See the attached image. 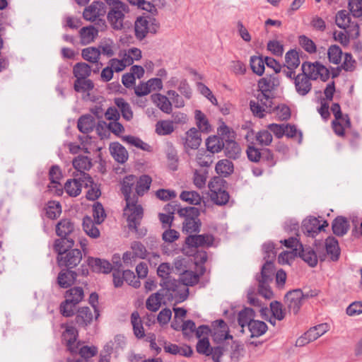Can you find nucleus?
<instances>
[{
	"instance_id": "obj_51",
	"label": "nucleus",
	"mask_w": 362,
	"mask_h": 362,
	"mask_svg": "<svg viewBox=\"0 0 362 362\" xmlns=\"http://www.w3.org/2000/svg\"><path fill=\"white\" fill-rule=\"evenodd\" d=\"M76 304H73L67 298L63 300L59 305V313L65 317H70L74 315Z\"/></svg>"
},
{
	"instance_id": "obj_15",
	"label": "nucleus",
	"mask_w": 362,
	"mask_h": 362,
	"mask_svg": "<svg viewBox=\"0 0 362 362\" xmlns=\"http://www.w3.org/2000/svg\"><path fill=\"white\" fill-rule=\"evenodd\" d=\"M310 78L305 74H298L293 78L296 93L300 96H305L312 89Z\"/></svg>"
},
{
	"instance_id": "obj_14",
	"label": "nucleus",
	"mask_w": 362,
	"mask_h": 362,
	"mask_svg": "<svg viewBox=\"0 0 362 362\" xmlns=\"http://www.w3.org/2000/svg\"><path fill=\"white\" fill-rule=\"evenodd\" d=\"M62 268L58 274L57 283L60 288H68L74 284L78 274L71 269Z\"/></svg>"
},
{
	"instance_id": "obj_4",
	"label": "nucleus",
	"mask_w": 362,
	"mask_h": 362,
	"mask_svg": "<svg viewBox=\"0 0 362 362\" xmlns=\"http://www.w3.org/2000/svg\"><path fill=\"white\" fill-rule=\"evenodd\" d=\"M160 28L158 21L150 16L137 17L134 22V35L136 40L142 41L148 33L156 34Z\"/></svg>"
},
{
	"instance_id": "obj_19",
	"label": "nucleus",
	"mask_w": 362,
	"mask_h": 362,
	"mask_svg": "<svg viewBox=\"0 0 362 362\" xmlns=\"http://www.w3.org/2000/svg\"><path fill=\"white\" fill-rule=\"evenodd\" d=\"M349 227L350 225L347 218L342 216H338L336 217L332 223L333 233L339 237L346 235Z\"/></svg>"
},
{
	"instance_id": "obj_58",
	"label": "nucleus",
	"mask_w": 362,
	"mask_h": 362,
	"mask_svg": "<svg viewBox=\"0 0 362 362\" xmlns=\"http://www.w3.org/2000/svg\"><path fill=\"white\" fill-rule=\"evenodd\" d=\"M122 141H126L127 143L134 146L141 150L144 151H149L151 148V146L147 143H145L141 139L128 135V136H122Z\"/></svg>"
},
{
	"instance_id": "obj_31",
	"label": "nucleus",
	"mask_w": 362,
	"mask_h": 362,
	"mask_svg": "<svg viewBox=\"0 0 362 362\" xmlns=\"http://www.w3.org/2000/svg\"><path fill=\"white\" fill-rule=\"evenodd\" d=\"M61 238L55 240L54 243V250L58 254L59 252H66L71 249L74 245V240L69 236H60Z\"/></svg>"
},
{
	"instance_id": "obj_39",
	"label": "nucleus",
	"mask_w": 362,
	"mask_h": 362,
	"mask_svg": "<svg viewBox=\"0 0 362 362\" xmlns=\"http://www.w3.org/2000/svg\"><path fill=\"white\" fill-rule=\"evenodd\" d=\"M131 322L133 326L134 335L138 339L144 337V329L139 314L137 311H134L131 315Z\"/></svg>"
},
{
	"instance_id": "obj_1",
	"label": "nucleus",
	"mask_w": 362,
	"mask_h": 362,
	"mask_svg": "<svg viewBox=\"0 0 362 362\" xmlns=\"http://www.w3.org/2000/svg\"><path fill=\"white\" fill-rule=\"evenodd\" d=\"M123 211L129 230L134 232L139 238L145 236L147 233L146 228H139L144 217V209L141 204H138V200L133 199V201L126 202Z\"/></svg>"
},
{
	"instance_id": "obj_29",
	"label": "nucleus",
	"mask_w": 362,
	"mask_h": 362,
	"mask_svg": "<svg viewBox=\"0 0 362 362\" xmlns=\"http://www.w3.org/2000/svg\"><path fill=\"white\" fill-rule=\"evenodd\" d=\"M74 230V223L69 218L62 219L56 226V233L58 236H69Z\"/></svg>"
},
{
	"instance_id": "obj_56",
	"label": "nucleus",
	"mask_w": 362,
	"mask_h": 362,
	"mask_svg": "<svg viewBox=\"0 0 362 362\" xmlns=\"http://www.w3.org/2000/svg\"><path fill=\"white\" fill-rule=\"evenodd\" d=\"M342 54L341 49L337 45H331L327 51L329 62L334 64L341 62Z\"/></svg>"
},
{
	"instance_id": "obj_12",
	"label": "nucleus",
	"mask_w": 362,
	"mask_h": 362,
	"mask_svg": "<svg viewBox=\"0 0 362 362\" xmlns=\"http://www.w3.org/2000/svg\"><path fill=\"white\" fill-rule=\"evenodd\" d=\"M214 236L211 234L204 233L197 235V233L189 235L186 237L185 243L188 247H199L203 246H211L214 243Z\"/></svg>"
},
{
	"instance_id": "obj_23",
	"label": "nucleus",
	"mask_w": 362,
	"mask_h": 362,
	"mask_svg": "<svg viewBox=\"0 0 362 362\" xmlns=\"http://www.w3.org/2000/svg\"><path fill=\"white\" fill-rule=\"evenodd\" d=\"M325 249L327 255L332 261L336 262L339 259L340 248L338 240L335 238L329 236L325 240Z\"/></svg>"
},
{
	"instance_id": "obj_64",
	"label": "nucleus",
	"mask_w": 362,
	"mask_h": 362,
	"mask_svg": "<svg viewBox=\"0 0 362 362\" xmlns=\"http://www.w3.org/2000/svg\"><path fill=\"white\" fill-rule=\"evenodd\" d=\"M348 6L354 17L362 16V0H349Z\"/></svg>"
},
{
	"instance_id": "obj_33",
	"label": "nucleus",
	"mask_w": 362,
	"mask_h": 362,
	"mask_svg": "<svg viewBox=\"0 0 362 362\" xmlns=\"http://www.w3.org/2000/svg\"><path fill=\"white\" fill-rule=\"evenodd\" d=\"M255 317V312L251 308H245L238 313V322L243 329L245 326H248Z\"/></svg>"
},
{
	"instance_id": "obj_38",
	"label": "nucleus",
	"mask_w": 362,
	"mask_h": 362,
	"mask_svg": "<svg viewBox=\"0 0 362 362\" xmlns=\"http://www.w3.org/2000/svg\"><path fill=\"white\" fill-rule=\"evenodd\" d=\"M95 221L88 216L83 219V228L86 233L90 238H96L100 236V231L95 226Z\"/></svg>"
},
{
	"instance_id": "obj_11",
	"label": "nucleus",
	"mask_w": 362,
	"mask_h": 362,
	"mask_svg": "<svg viewBox=\"0 0 362 362\" xmlns=\"http://www.w3.org/2000/svg\"><path fill=\"white\" fill-rule=\"evenodd\" d=\"M107 13V6L101 1H93L86 7L83 13V17L86 21H95L100 16H103Z\"/></svg>"
},
{
	"instance_id": "obj_27",
	"label": "nucleus",
	"mask_w": 362,
	"mask_h": 362,
	"mask_svg": "<svg viewBox=\"0 0 362 362\" xmlns=\"http://www.w3.org/2000/svg\"><path fill=\"white\" fill-rule=\"evenodd\" d=\"M110 151L114 159L120 163H124L128 159V153L126 148L118 142L112 143Z\"/></svg>"
},
{
	"instance_id": "obj_28",
	"label": "nucleus",
	"mask_w": 362,
	"mask_h": 362,
	"mask_svg": "<svg viewBox=\"0 0 362 362\" xmlns=\"http://www.w3.org/2000/svg\"><path fill=\"white\" fill-rule=\"evenodd\" d=\"M83 187V185H82L79 176L78 178L68 180L64 184V188L70 197H76L81 194Z\"/></svg>"
},
{
	"instance_id": "obj_26",
	"label": "nucleus",
	"mask_w": 362,
	"mask_h": 362,
	"mask_svg": "<svg viewBox=\"0 0 362 362\" xmlns=\"http://www.w3.org/2000/svg\"><path fill=\"white\" fill-rule=\"evenodd\" d=\"M274 275V262L267 260L262 265L259 275H257L256 279L257 281L272 282Z\"/></svg>"
},
{
	"instance_id": "obj_43",
	"label": "nucleus",
	"mask_w": 362,
	"mask_h": 362,
	"mask_svg": "<svg viewBox=\"0 0 362 362\" xmlns=\"http://www.w3.org/2000/svg\"><path fill=\"white\" fill-rule=\"evenodd\" d=\"M81 56L83 59L90 63H97L100 56V49L95 47H89L82 49Z\"/></svg>"
},
{
	"instance_id": "obj_3",
	"label": "nucleus",
	"mask_w": 362,
	"mask_h": 362,
	"mask_svg": "<svg viewBox=\"0 0 362 362\" xmlns=\"http://www.w3.org/2000/svg\"><path fill=\"white\" fill-rule=\"evenodd\" d=\"M180 217L185 218L182 223V232L189 235L198 233L201 230L202 222L199 219L200 210L194 206H187L177 210Z\"/></svg>"
},
{
	"instance_id": "obj_6",
	"label": "nucleus",
	"mask_w": 362,
	"mask_h": 362,
	"mask_svg": "<svg viewBox=\"0 0 362 362\" xmlns=\"http://www.w3.org/2000/svg\"><path fill=\"white\" fill-rule=\"evenodd\" d=\"M82 260V252L79 249H71L66 252H59L57 256V264L59 267L73 269Z\"/></svg>"
},
{
	"instance_id": "obj_37",
	"label": "nucleus",
	"mask_w": 362,
	"mask_h": 362,
	"mask_svg": "<svg viewBox=\"0 0 362 362\" xmlns=\"http://www.w3.org/2000/svg\"><path fill=\"white\" fill-rule=\"evenodd\" d=\"M247 327L251 333V337H259L263 335L268 329V326L264 322L255 320L252 321Z\"/></svg>"
},
{
	"instance_id": "obj_47",
	"label": "nucleus",
	"mask_w": 362,
	"mask_h": 362,
	"mask_svg": "<svg viewBox=\"0 0 362 362\" xmlns=\"http://www.w3.org/2000/svg\"><path fill=\"white\" fill-rule=\"evenodd\" d=\"M264 64L262 57L252 56L250 59V65L252 71L258 76H262L264 72Z\"/></svg>"
},
{
	"instance_id": "obj_53",
	"label": "nucleus",
	"mask_w": 362,
	"mask_h": 362,
	"mask_svg": "<svg viewBox=\"0 0 362 362\" xmlns=\"http://www.w3.org/2000/svg\"><path fill=\"white\" fill-rule=\"evenodd\" d=\"M331 111L332 112L335 119L341 120L342 122H345V126L347 127H351V119L347 114L343 115L341 110L340 105L337 103H334L331 106Z\"/></svg>"
},
{
	"instance_id": "obj_55",
	"label": "nucleus",
	"mask_w": 362,
	"mask_h": 362,
	"mask_svg": "<svg viewBox=\"0 0 362 362\" xmlns=\"http://www.w3.org/2000/svg\"><path fill=\"white\" fill-rule=\"evenodd\" d=\"M62 212V206L59 202L51 201L47 204L46 215L50 219H56Z\"/></svg>"
},
{
	"instance_id": "obj_44",
	"label": "nucleus",
	"mask_w": 362,
	"mask_h": 362,
	"mask_svg": "<svg viewBox=\"0 0 362 362\" xmlns=\"http://www.w3.org/2000/svg\"><path fill=\"white\" fill-rule=\"evenodd\" d=\"M215 170L218 175L226 177L233 172V164L227 159H223L216 163Z\"/></svg>"
},
{
	"instance_id": "obj_21",
	"label": "nucleus",
	"mask_w": 362,
	"mask_h": 362,
	"mask_svg": "<svg viewBox=\"0 0 362 362\" xmlns=\"http://www.w3.org/2000/svg\"><path fill=\"white\" fill-rule=\"evenodd\" d=\"M257 85L261 93L257 95V99L262 102L263 98L267 100H269L268 93L274 89L277 83H274V81H272V79L262 78L259 80Z\"/></svg>"
},
{
	"instance_id": "obj_16",
	"label": "nucleus",
	"mask_w": 362,
	"mask_h": 362,
	"mask_svg": "<svg viewBox=\"0 0 362 362\" xmlns=\"http://www.w3.org/2000/svg\"><path fill=\"white\" fill-rule=\"evenodd\" d=\"M320 221L315 217H309L303 220L301 226L303 233L307 236L314 238L320 231Z\"/></svg>"
},
{
	"instance_id": "obj_60",
	"label": "nucleus",
	"mask_w": 362,
	"mask_h": 362,
	"mask_svg": "<svg viewBox=\"0 0 362 362\" xmlns=\"http://www.w3.org/2000/svg\"><path fill=\"white\" fill-rule=\"evenodd\" d=\"M298 42L300 45L304 49L305 51L309 54L315 53L317 47L315 43L307 36L303 35L298 37Z\"/></svg>"
},
{
	"instance_id": "obj_62",
	"label": "nucleus",
	"mask_w": 362,
	"mask_h": 362,
	"mask_svg": "<svg viewBox=\"0 0 362 362\" xmlns=\"http://www.w3.org/2000/svg\"><path fill=\"white\" fill-rule=\"evenodd\" d=\"M270 310L272 315L278 320H282L285 317L286 311L282 308V304L274 300L270 303Z\"/></svg>"
},
{
	"instance_id": "obj_34",
	"label": "nucleus",
	"mask_w": 362,
	"mask_h": 362,
	"mask_svg": "<svg viewBox=\"0 0 362 362\" xmlns=\"http://www.w3.org/2000/svg\"><path fill=\"white\" fill-rule=\"evenodd\" d=\"M114 103L120 110L122 116L125 120L130 121L133 118L131 106L123 98H115Z\"/></svg>"
},
{
	"instance_id": "obj_24",
	"label": "nucleus",
	"mask_w": 362,
	"mask_h": 362,
	"mask_svg": "<svg viewBox=\"0 0 362 362\" xmlns=\"http://www.w3.org/2000/svg\"><path fill=\"white\" fill-rule=\"evenodd\" d=\"M226 136H210L206 140L207 151L212 153H218L223 149Z\"/></svg>"
},
{
	"instance_id": "obj_13",
	"label": "nucleus",
	"mask_w": 362,
	"mask_h": 362,
	"mask_svg": "<svg viewBox=\"0 0 362 362\" xmlns=\"http://www.w3.org/2000/svg\"><path fill=\"white\" fill-rule=\"evenodd\" d=\"M93 320V314L88 306L79 307L76 312L74 322L81 328L86 329Z\"/></svg>"
},
{
	"instance_id": "obj_63",
	"label": "nucleus",
	"mask_w": 362,
	"mask_h": 362,
	"mask_svg": "<svg viewBox=\"0 0 362 362\" xmlns=\"http://www.w3.org/2000/svg\"><path fill=\"white\" fill-rule=\"evenodd\" d=\"M131 249L136 258L145 259L147 257L148 252L146 248L141 242H132L131 244Z\"/></svg>"
},
{
	"instance_id": "obj_45",
	"label": "nucleus",
	"mask_w": 362,
	"mask_h": 362,
	"mask_svg": "<svg viewBox=\"0 0 362 362\" xmlns=\"http://www.w3.org/2000/svg\"><path fill=\"white\" fill-rule=\"evenodd\" d=\"M208 174L209 170L207 169H196L194 172L193 177V182L194 185L199 189L203 188L206 185Z\"/></svg>"
},
{
	"instance_id": "obj_7",
	"label": "nucleus",
	"mask_w": 362,
	"mask_h": 362,
	"mask_svg": "<svg viewBox=\"0 0 362 362\" xmlns=\"http://www.w3.org/2000/svg\"><path fill=\"white\" fill-rule=\"evenodd\" d=\"M80 180L83 187L88 189L86 194L88 200L95 201L101 196L100 184L95 182L88 173H82Z\"/></svg>"
},
{
	"instance_id": "obj_9",
	"label": "nucleus",
	"mask_w": 362,
	"mask_h": 362,
	"mask_svg": "<svg viewBox=\"0 0 362 362\" xmlns=\"http://www.w3.org/2000/svg\"><path fill=\"white\" fill-rule=\"evenodd\" d=\"M171 267L168 263H162L157 269L158 275L162 279L160 285L168 291H175L177 288V281L170 279Z\"/></svg>"
},
{
	"instance_id": "obj_30",
	"label": "nucleus",
	"mask_w": 362,
	"mask_h": 362,
	"mask_svg": "<svg viewBox=\"0 0 362 362\" xmlns=\"http://www.w3.org/2000/svg\"><path fill=\"white\" fill-rule=\"evenodd\" d=\"M152 182L151 177L148 175H142L137 177L136 187H135V194L139 197L144 196L150 189Z\"/></svg>"
},
{
	"instance_id": "obj_10",
	"label": "nucleus",
	"mask_w": 362,
	"mask_h": 362,
	"mask_svg": "<svg viewBox=\"0 0 362 362\" xmlns=\"http://www.w3.org/2000/svg\"><path fill=\"white\" fill-rule=\"evenodd\" d=\"M285 299L289 312L296 315L304 300L303 292L300 289L290 291L286 294Z\"/></svg>"
},
{
	"instance_id": "obj_40",
	"label": "nucleus",
	"mask_w": 362,
	"mask_h": 362,
	"mask_svg": "<svg viewBox=\"0 0 362 362\" xmlns=\"http://www.w3.org/2000/svg\"><path fill=\"white\" fill-rule=\"evenodd\" d=\"M73 74L76 79L88 78L91 74V68L85 62L76 63L73 67Z\"/></svg>"
},
{
	"instance_id": "obj_52",
	"label": "nucleus",
	"mask_w": 362,
	"mask_h": 362,
	"mask_svg": "<svg viewBox=\"0 0 362 362\" xmlns=\"http://www.w3.org/2000/svg\"><path fill=\"white\" fill-rule=\"evenodd\" d=\"M196 124L202 132H208L210 130V124L206 115L199 110H196L194 112Z\"/></svg>"
},
{
	"instance_id": "obj_8",
	"label": "nucleus",
	"mask_w": 362,
	"mask_h": 362,
	"mask_svg": "<svg viewBox=\"0 0 362 362\" xmlns=\"http://www.w3.org/2000/svg\"><path fill=\"white\" fill-rule=\"evenodd\" d=\"M137 177L134 175L125 176L121 182V192L124 196L125 202H129L133 199L138 200L135 194V187H136Z\"/></svg>"
},
{
	"instance_id": "obj_54",
	"label": "nucleus",
	"mask_w": 362,
	"mask_h": 362,
	"mask_svg": "<svg viewBox=\"0 0 362 362\" xmlns=\"http://www.w3.org/2000/svg\"><path fill=\"white\" fill-rule=\"evenodd\" d=\"M317 64H320L319 62H315L314 63H311L309 62H305L302 64L301 69L302 74H305L308 75V77L311 80H317V68L318 67Z\"/></svg>"
},
{
	"instance_id": "obj_50",
	"label": "nucleus",
	"mask_w": 362,
	"mask_h": 362,
	"mask_svg": "<svg viewBox=\"0 0 362 362\" xmlns=\"http://www.w3.org/2000/svg\"><path fill=\"white\" fill-rule=\"evenodd\" d=\"M93 216L96 224H101L106 218V214L103 204L96 202L93 205Z\"/></svg>"
},
{
	"instance_id": "obj_35",
	"label": "nucleus",
	"mask_w": 362,
	"mask_h": 362,
	"mask_svg": "<svg viewBox=\"0 0 362 362\" xmlns=\"http://www.w3.org/2000/svg\"><path fill=\"white\" fill-rule=\"evenodd\" d=\"M77 127L81 132L88 134L93 130L95 119L91 115H83L78 119Z\"/></svg>"
},
{
	"instance_id": "obj_32",
	"label": "nucleus",
	"mask_w": 362,
	"mask_h": 362,
	"mask_svg": "<svg viewBox=\"0 0 362 362\" xmlns=\"http://www.w3.org/2000/svg\"><path fill=\"white\" fill-rule=\"evenodd\" d=\"M74 168L79 172L78 176L82 173H86L85 170H89L92 167L91 159L86 156H78L73 160Z\"/></svg>"
},
{
	"instance_id": "obj_46",
	"label": "nucleus",
	"mask_w": 362,
	"mask_h": 362,
	"mask_svg": "<svg viewBox=\"0 0 362 362\" xmlns=\"http://www.w3.org/2000/svg\"><path fill=\"white\" fill-rule=\"evenodd\" d=\"M180 198L192 205H198L201 204L202 197L196 191H182L180 195Z\"/></svg>"
},
{
	"instance_id": "obj_22",
	"label": "nucleus",
	"mask_w": 362,
	"mask_h": 362,
	"mask_svg": "<svg viewBox=\"0 0 362 362\" xmlns=\"http://www.w3.org/2000/svg\"><path fill=\"white\" fill-rule=\"evenodd\" d=\"M152 102L164 113L170 114L173 111L171 102L167 96L160 93H154L151 95Z\"/></svg>"
},
{
	"instance_id": "obj_42",
	"label": "nucleus",
	"mask_w": 362,
	"mask_h": 362,
	"mask_svg": "<svg viewBox=\"0 0 362 362\" xmlns=\"http://www.w3.org/2000/svg\"><path fill=\"white\" fill-rule=\"evenodd\" d=\"M94 88V83L88 78L76 79L74 83V89L77 93H86Z\"/></svg>"
},
{
	"instance_id": "obj_2",
	"label": "nucleus",
	"mask_w": 362,
	"mask_h": 362,
	"mask_svg": "<svg viewBox=\"0 0 362 362\" xmlns=\"http://www.w3.org/2000/svg\"><path fill=\"white\" fill-rule=\"evenodd\" d=\"M107 8V19L114 30H122L124 28L125 15L129 13V6L121 1L109 0Z\"/></svg>"
},
{
	"instance_id": "obj_41",
	"label": "nucleus",
	"mask_w": 362,
	"mask_h": 362,
	"mask_svg": "<svg viewBox=\"0 0 362 362\" xmlns=\"http://www.w3.org/2000/svg\"><path fill=\"white\" fill-rule=\"evenodd\" d=\"M174 129L173 122L170 120H160L156 124V133L160 136L169 135Z\"/></svg>"
},
{
	"instance_id": "obj_18",
	"label": "nucleus",
	"mask_w": 362,
	"mask_h": 362,
	"mask_svg": "<svg viewBox=\"0 0 362 362\" xmlns=\"http://www.w3.org/2000/svg\"><path fill=\"white\" fill-rule=\"evenodd\" d=\"M297 255L311 267H315L317 264V255L310 247H304L303 245H300Z\"/></svg>"
},
{
	"instance_id": "obj_5",
	"label": "nucleus",
	"mask_w": 362,
	"mask_h": 362,
	"mask_svg": "<svg viewBox=\"0 0 362 362\" xmlns=\"http://www.w3.org/2000/svg\"><path fill=\"white\" fill-rule=\"evenodd\" d=\"M218 132L221 136H226L224 141V153L226 157L230 159H237L241 153V148L239 144L234 140V132L225 124L220 126Z\"/></svg>"
},
{
	"instance_id": "obj_48",
	"label": "nucleus",
	"mask_w": 362,
	"mask_h": 362,
	"mask_svg": "<svg viewBox=\"0 0 362 362\" xmlns=\"http://www.w3.org/2000/svg\"><path fill=\"white\" fill-rule=\"evenodd\" d=\"M285 66L288 69H296L300 64L298 52L295 49H291L286 53Z\"/></svg>"
},
{
	"instance_id": "obj_25",
	"label": "nucleus",
	"mask_w": 362,
	"mask_h": 362,
	"mask_svg": "<svg viewBox=\"0 0 362 362\" xmlns=\"http://www.w3.org/2000/svg\"><path fill=\"white\" fill-rule=\"evenodd\" d=\"M98 35V30L95 28V25L83 27L79 30L81 43L83 45H86L93 42Z\"/></svg>"
},
{
	"instance_id": "obj_36",
	"label": "nucleus",
	"mask_w": 362,
	"mask_h": 362,
	"mask_svg": "<svg viewBox=\"0 0 362 362\" xmlns=\"http://www.w3.org/2000/svg\"><path fill=\"white\" fill-rule=\"evenodd\" d=\"M65 299L69 300L73 304L78 305L84 297V291L82 287L74 286L67 290L64 293Z\"/></svg>"
},
{
	"instance_id": "obj_20",
	"label": "nucleus",
	"mask_w": 362,
	"mask_h": 362,
	"mask_svg": "<svg viewBox=\"0 0 362 362\" xmlns=\"http://www.w3.org/2000/svg\"><path fill=\"white\" fill-rule=\"evenodd\" d=\"M201 143V133L197 129L192 127L186 132L185 145L187 148L197 149Z\"/></svg>"
},
{
	"instance_id": "obj_49",
	"label": "nucleus",
	"mask_w": 362,
	"mask_h": 362,
	"mask_svg": "<svg viewBox=\"0 0 362 362\" xmlns=\"http://www.w3.org/2000/svg\"><path fill=\"white\" fill-rule=\"evenodd\" d=\"M162 296L159 292L151 294L146 300V307L152 312L157 311L161 305Z\"/></svg>"
},
{
	"instance_id": "obj_17",
	"label": "nucleus",
	"mask_w": 362,
	"mask_h": 362,
	"mask_svg": "<svg viewBox=\"0 0 362 362\" xmlns=\"http://www.w3.org/2000/svg\"><path fill=\"white\" fill-rule=\"evenodd\" d=\"M86 262L95 272L108 274L113 269L112 264L105 259L89 257Z\"/></svg>"
},
{
	"instance_id": "obj_61",
	"label": "nucleus",
	"mask_w": 362,
	"mask_h": 362,
	"mask_svg": "<svg viewBox=\"0 0 362 362\" xmlns=\"http://www.w3.org/2000/svg\"><path fill=\"white\" fill-rule=\"evenodd\" d=\"M200 275L192 271H185L182 274V281L185 286H194L199 281Z\"/></svg>"
},
{
	"instance_id": "obj_57",
	"label": "nucleus",
	"mask_w": 362,
	"mask_h": 362,
	"mask_svg": "<svg viewBox=\"0 0 362 362\" xmlns=\"http://www.w3.org/2000/svg\"><path fill=\"white\" fill-rule=\"evenodd\" d=\"M336 25L343 29H346V27H349L351 23V18L345 10H341L338 11L335 17Z\"/></svg>"
},
{
	"instance_id": "obj_59",
	"label": "nucleus",
	"mask_w": 362,
	"mask_h": 362,
	"mask_svg": "<svg viewBox=\"0 0 362 362\" xmlns=\"http://www.w3.org/2000/svg\"><path fill=\"white\" fill-rule=\"evenodd\" d=\"M211 200L216 205H225L228 202L230 196L226 189H223L215 194H210Z\"/></svg>"
}]
</instances>
